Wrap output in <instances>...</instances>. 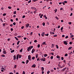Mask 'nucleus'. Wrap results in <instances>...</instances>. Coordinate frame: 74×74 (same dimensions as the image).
<instances>
[{
  "mask_svg": "<svg viewBox=\"0 0 74 74\" xmlns=\"http://www.w3.org/2000/svg\"><path fill=\"white\" fill-rule=\"evenodd\" d=\"M34 42H37V40H35L34 41Z\"/></svg>",
  "mask_w": 74,
  "mask_h": 74,
  "instance_id": "53",
  "label": "nucleus"
},
{
  "mask_svg": "<svg viewBox=\"0 0 74 74\" xmlns=\"http://www.w3.org/2000/svg\"><path fill=\"white\" fill-rule=\"evenodd\" d=\"M35 51V49H32V53H33Z\"/></svg>",
  "mask_w": 74,
  "mask_h": 74,
  "instance_id": "8",
  "label": "nucleus"
},
{
  "mask_svg": "<svg viewBox=\"0 0 74 74\" xmlns=\"http://www.w3.org/2000/svg\"><path fill=\"white\" fill-rule=\"evenodd\" d=\"M29 60H26V64H27L28 63H29Z\"/></svg>",
  "mask_w": 74,
  "mask_h": 74,
  "instance_id": "13",
  "label": "nucleus"
},
{
  "mask_svg": "<svg viewBox=\"0 0 74 74\" xmlns=\"http://www.w3.org/2000/svg\"><path fill=\"white\" fill-rule=\"evenodd\" d=\"M30 25V24H29V23H27L26 25H25V27H26L27 28Z\"/></svg>",
  "mask_w": 74,
  "mask_h": 74,
  "instance_id": "4",
  "label": "nucleus"
},
{
  "mask_svg": "<svg viewBox=\"0 0 74 74\" xmlns=\"http://www.w3.org/2000/svg\"><path fill=\"white\" fill-rule=\"evenodd\" d=\"M42 61H43V62L45 61V58H42Z\"/></svg>",
  "mask_w": 74,
  "mask_h": 74,
  "instance_id": "12",
  "label": "nucleus"
},
{
  "mask_svg": "<svg viewBox=\"0 0 74 74\" xmlns=\"http://www.w3.org/2000/svg\"><path fill=\"white\" fill-rule=\"evenodd\" d=\"M69 25H71V22H69Z\"/></svg>",
  "mask_w": 74,
  "mask_h": 74,
  "instance_id": "61",
  "label": "nucleus"
},
{
  "mask_svg": "<svg viewBox=\"0 0 74 74\" xmlns=\"http://www.w3.org/2000/svg\"><path fill=\"white\" fill-rule=\"evenodd\" d=\"M73 44V42H69V44H70V45H71Z\"/></svg>",
  "mask_w": 74,
  "mask_h": 74,
  "instance_id": "37",
  "label": "nucleus"
},
{
  "mask_svg": "<svg viewBox=\"0 0 74 74\" xmlns=\"http://www.w3.org/2000/svg\"><path fill=\"white\" fill-rule=\"evenodd\" d=\"M55 45L53 44H52V48H53V47H54V46Z\"/></svg>",
  "mask_w": 74,
  "mask_h": 74,
  "instance_id": "31",
  "label": "nucleus"
},
{
  "mask_svg": "<svg viewBox=\"0 0 74 74\" xmlns=\"http://www.w3.org/2000/svg\"><path fill=\"white\" fill-rule=\"evenodd\" d=\"M13 60H15L16 59V56L14 55L13 56Z\"/></svg>",
  "mask_w": 74,
  "mask_h": 74,
  "instance_id": "10",
  "label": "nucleus"
},
{
  "mask_svg": "<svg viewBox=\"0 0 74 74\" xmlns=\"http://www.w3.org/2000/svg\"><path fill=\"white\" fill-rule=\"evenodd\" d=\"M57 35L56 34L55 35H54L53 36L54 37H57Z\"/></svg>",
  "mask_w": 74,
  "mask_h": 74,
  "instance_id": "64",
  "label": "nucleus"
},
{
  "mask_svg": "<svg viewBox=\"0 0 74 74\" xmlns=\"http://www.w3.org/2000/svg\"><path fill=\"white\" fill-rule=\"evenodd\" d=\"M64 44H65V45H67V44H68V43H67V42H66V41H64Z\"/></svg>",
  "mask_w": 74,
  "mask_h": 74,
  "instance_id": "6",
  "label": "nucleus"
},
{
  "mask_svg": "<svg viewBox=\"0 0 74 74\" xmlns=\"http://www.w3.org/2000/svg\"><path fill=\"white\" fill-rule=\"evenodd\" d=\"M22 51H23V49L22 48L20 50V52H22Z\"/></svg>",
  "mask_w": 74,
  "mask_h": 74,
  "instance_id": "24",
  "label": "nucleus"
},
{
  "mask_svg": "<svg viewBox=\"0 0 74 74\" xmlns=\"http://www.w3.org/2000/svg\"><path fill=\"white\" fill-rule=\"evenodd\" d=\"M23 74H25V71H23L22 73Z\"/></svg>",
  "mask_w": 74,
  "mask_h": 74,
  "instance_id": "52",
  "label": "nucleus"
},
{
  "mask_svg": "<svg viewBox=\"0 0 74 74\" xmlns=\"http://www.w3.org/2000/svg\"><path fill=\"white\" fill-rule=\"evenodd\" d=\"M16 14V11L14 12L13 14Z\"/></svg>",
  "mask_w": 74,
  "mask_h": 74,
  "instance_id": "33",
  "label": "nucleus"
},
{
  "mask_svg": "<svg viewBox=\"0 0 74 74\" xmlns=\"http://www.w3.org/2000/svg\"><path fill=\"white\" fill-rule=\"evenodd\" d=\"M28 59L29 60V61H31L32 60V59L31 58V56L29 55L28 56Z\"/></svg>",
  "mask_w": 74,
  "mask_h": 74,
  "instance_id": "3",
  "label": "nucleus"
},
{
  "mask_svg": "<svg viewBox=\"0 0 74 74\" xmlns=\"http://www.w3.org/2000/svg\"><path fill=\"white\" fill-rule=\"evenodd\" d=\"M13 24L14 26H15V25H16V23H15V22L13 23Z\"/></svg>",
  "mask_w": 74,
  "mask_h": 74,
  "instance_id": "28",
  "label": "nucleus"
},
{
  "mask_svg": "<svg viewBox=\"0 0 74 74\" xmlns=\"http://www.w3.org/2000/svg\"><path fill=\"white\" fill-rule=\"evenodd\" d=\"M71 48H72V47H69L68 49V50H70Z\"/></svg>",
  "mask_w": 74,
  "mask_h": 74,
  "instance_id": "20",
  "label": "nucleus"
},
{
  "mask_svg": "<svg viewBox=\"0 0 74 74\" xmlns=\"http://www.w3.org/2000/svg\"><path fill=\"white\" fill-rule=\"evenodd\" d=\"M14 68H16V65H15L14 66Z\"/></svg>",
  "mask_w": 74,
  "mask_h": 74,
  "instance_id": "63",
  "label": "nucleus"
},
{
  "mask_svg": "<svg viewBox=\"0 0 74 74\" xmlns=\"http://www.w3.org/2000/svg\"><path fill=\"white\" fill-rule=\"evenodd\" d=\"M34 8H35V7H32L31 8L32 10H34Z\"/></svg>",
  "mask_w": 74,
  "mask_h": 74,
  "instance_id": "54",
  "label": "nucleus"
},
{
  "mask_svg": "<svg viewBox=\"0 0 74 74\" xmlns=\"http://www.w3.org/2000/svg\"><path fill=\"white\" fill-rule=\"evenodd\" d=\"M3 16H5L6 15V14L5 13H4L3 14Z\"/></svg>",
  "mask_w": 74,
  "mask_h": 74,
  "instance_id": "48",
  "label": "nucleus"
},
{
  "mask_svg": "<svg viewBox=\"0 0 74 74\" xmlns=\"http://www.w3.org/2000/svg\"><path fill=\"white\" fill-rule=\"evenodd\" d=\"M3 67V66H2V68H1V69H3V70H5V68H4Z\"/></svg>",
  "mask_w": 74,
  "mask_h": 74,
  "instance_id": "38",
  "label": "nucleus"
},
{
  "mask_svg": "<svg viewBox=\"0 0 74 74\" xmlns=\"http://www.w3.org/2000/svg\"><path fill=\"white\" fill-rule=\"evenodd\" d=\"M53 56H51L50 57V59H53Z\"/></svg>",
  "mask_w": 74,
  "mask_h": 74,
  "instance_id": "32",
  "label": "nucleus"
},
{
  "mask_svg": "<svg viewBox=\"0 0 74 74\" xmlns=\"http://www.w3.org/2000/svg\"><path fill=\"white\" fill-rule=\"evenodd\" d=\"M14 38H15V39L16 40H18V39L16 37H15Z\"/></svg>",
  "mask_w": 74,
  "mask_h": 74,
  "instance_id": "35",
  "label": "nucleus"
},
{
  "mask_svg": "<svg viewBox=\"0 0 74 74\" xmlns=\"http://www.w3.org/2000/svg\"><path fill=\"white\" fill-rule=\"evenodd\" d=\"M61 60H64V58L63 57H61Z\"/></svg>",
  "mask_w": 74,
  "mask_h": 74,
  "instance_id": "43",
  "label": "nucleus"
},
{
  "mask_svg": "<svg viewBox=\"0 0 74 74\" xmlns=\"http://www.w3.org/2000/svg\"><path fill=\"white\" fill-rule=\"evenodd\" d=\"M21 57H22V55H19L18 54L17 55H16V59H17V60H18V58H21Z\"/></svg>",
  "mask_w": 74,
  "mask_h": 74,
  "instance_id": "1",
  "label": "nucleus"
},
{
  "mask_svg": "<svg viewBox=\"0 0 74 74\" xmlns=\"http://www.w3.org/2000/svg\"><path fill=\"white\" fill-rule=\"evenodd\" d=\"M32 34H33V32H31L30 33V36H32Z\"/></svg>",
  "mask_w": 74,
  "mask_h": 74,
  "instance_id": "47",
  "label": "nucleus"
},
{
  "mask_svg": "<svg viewBox=\"0 0 74 74\" xmlns=\"http://www.w3.org/2000/svg\"><path fill=\"white\" fill-rule=\"evenodd\" d=\"M3 54H5L7 53V52L6 51H3Z\"/></svg>",
  "mask_w": 74,
  "mask_h": 74,
  "instance_id": "9",
  "label": "nucleus"
},
{
  "mask_svg": "<svg viewBox=\"0 0 74 74\" xmlns=\"http://www.w3.org/2000/svg\"><path fill=\"white\" fill-rule=\"evenodd\" d=\"M45 18V19H48V17H47V16H46V15H45L43 16Z\"/></svg>",
  "mask_w": 74,
  "mask_h": 74,
  "instance_id": "14",
  "label": "nucleus"
},
{
  "mask_svg": "<svg viewBox=\"0 0 74 74\" xmlns=\"http://www.w3.org/2000/svg\"><path fill=\"white\" fill-rule=\"evenodd\" d=\"M72 15H73V13H71V14H70V16H72Z\"/></svg>",
  "mask_w": 74,
  "mask_h": 74,
  "instance_id": "60",
  "label": "nucleus"
},
{
  "mask_svg": "<svg viewBox=\"0 0 74 74\" xmlns=\"http://www.w3.org/2000/svg\"><path fill=\"white\" fill-rule=\"evenodd\" d=\"M1 21V22H3V21L2 20V19H1V18H0V19Z\"/></svg>",
  "mask_w": 74,
  "mask_h": 74,
  "instance_id": "57",
  "label": "nucleus"
},
{
  "mask_svg": "<svg viewBox=\"0 0 74 74\" xmlns=\"http://www.w3.org/2000/svg\"><path fill=\"white\" fill-rule=\"evenodd\" d=\"M23 28H24V26H22L21 27V29H23Z\"/></svg>",
  "mask_w": 74,
  "mask_h": 74,
  "instance_id": "56",
  "label": "nucleus"
},
{
  "mask_svg": "<svg viewBox=\"0 0 74 74\" xmlns=\"http://www.w3.org/2000/svg\"><path fill=\"white\" fill-rule=\"evenodd\" d=\"M57 11H58V9H56L55 10V13H56V12H57Z\"/></svg>",
  "mask_w": 74,
  "mask_h": 74,
  "instance_id": "34",
  "label": "nucleus"
},
{
  "mask_svg": "<svg viewBox=\"0 0 74 74\" xmlns=\"http://www.w3.org/2000/svg\"><path fill=\"white\" fill-rule=\"evenodd\" d=\"M42 74H44V71H42Z\"/></svg>",
  "mask_w": 74,
  "mask_h": 74,
  "instance_id": "62",
  "label": "nucleus"
},
{
  "mask_svg": "<svg viewBox=\"0 0 74 74\" xmlns=\"http://www.w3.org/2000/svg\"><path fill=\"white\" fill-rule=\"evenodd\" d=\"M48 35H49V34H45V35L46 36H48Z\"/></svg>",
  "mask_w": 74,
  "mask_h": 74,
  "instance_id": "46",
  "label": "nucleus"
},
{
  "mask_svg": "<svg viewBox=\"0 0 74 74\" xmlns=\"http://www.w3.org/2000/svg\"><path fill=\"white\" fill-rule=\"evenodd\" d=\"M39 60H40V58H38L37 59V61H38Z\"/></svg>",
  "mask_w": 74,
  "mask_h": 74,
  "instance_id": "50",
  "label": "nucleus"
},
{
  "mask_svg": "<svg viewBox=\"0 0 74 74\" xmlns=\"http://www.w3.org/2000/svg\"><path fill=\"white\" fill-rule=\"evenodd\" d=\"M50 34L51 35L55 34V33L54 32H50Z\"/></svg>",
  "mask_w": 74,
  "mask_h": 74,
  "instance_id": "7",
  "label": "nucleus"
},
{
  "mask_svg": "<svg viewBox=\"0 0 74 74\" xmlns=\"http://www.w3.org/2000/svg\"><path fill=\"white\" fill-rule=\"evenodd\" d=\"M63 29V27H62L61 28V30L62 31V30Z\"/></svg>",
  "mask_w": 74,
  "mask_h": 74,
  "instance_id": "59",
  "label": "nucleus"
},
{
  "mask_svg": "<svg viewBox=\"0 0 74 74\" xmlns=\"http://www.w3.org/2000/svg\"><path fill=\"white\" fill-rule=\"evenodd\" d=\"M69 38V36H66L65 37V38Z\"/></svg>",
  "mask_w": 74,
  "mask_h": 74,
  "instance_id": "51",
  "label": "nucleus"
},
{
  "mask_svg": "<svg viewBox=\"0 0 74 74\" xmlns=\"http://www.w3.org/2000/svg\"><path fill=\"white\" fill-rule=\"evenodd\" d=\"M38 54H36V58H38Z\"/></svg>",
  "mask_w": 74,
  "mask_h": 74,
  "instance_id": "42",
  "label": "nucleus"
},
{
  "mask_svg": "<svg viewBox=\"0 0 74 74\" xmlns=\"http://www.w3.org/2000/svg\"><path fill=\"white\" fill-rule=\"evenodd\" d=\"M46 44L45 43V42H43V43H42V45H45Z\"/></svg>",
  "mask_w": 74,
  "mask_h": 74,
  "instance_id": "17",
  "label": "nucleus"
},
{
  "mask_svg": "<svg viewBox=\"0 0 74 74\" xmlns=\"http://www.w3.org/2000/svg\"><path fill=\"white\" fill-rule=\"evenodd\" d=\"M5 23H4L3 24V26L4 27V26H5Z\"/></svg>",
  "mask_w": 74,
  "mask_h": 74,
  "instance_id": "45",
  "label": "nucleus"
},
{
  "mask_svg": "<svg viewBox=\"0 0 74 74\" xmlns=\"http://www.w3.org/2000/svg\"><path fill=\"white\" fill-rule=\"evenodd\" d=\"M43 16V14H41L40 17V18H42V16Z\"/></svg>",
  "mask_w": 74,
  "mask_h": 74,
  "instance_id": "25",
  "label": "nucleus"
},
{
  "mask_svg": "<svg viewBox=\"0 0 74 74\" xmlns=\"http://www.w3.org/2000/svg\"><path fill=\"white\" fill-rule=\"evenodd\" d=\"M1 56L2 57H5V55L3 54L2 55H1Z\"/></svg>",
  "mask_w": 74,
  "mask_h": 74,
  "instance_id": "30",
  "label": "nucleus"
},
{
  "mask_svg": "<svg viewBox=\"0 0 74 74\" xmlns=\"http://www.w3.org/2000/svg\"><path fill=\"white\" fill-rule=\"evenodd\" d=\"M66 69V67L65 68H63L62 70V71H64Z\"/></svg>",
  "mask_w": 74,
  "mask_h": 74,
  "instance_id": "16",
  "label": "nucleus"
},
{
  "mask_svg": "<svg viewBox=\"0 0 74 74\" xmlns=\"http://www.w3.org/2000/svg\"><path fill=\"white\" fill-rule=\"evenodd\" d=\"M50 73V71H48L47 72V74H49V73Z\"/></svg>",
  "mask_w": 74,
  "mask_h": 74,
  "instance_id": "55",
  "label": "nucleus"
},
{
  "mask_svg": "<svg viewBox=\"0 0 74 74\" xmlns=\"http://www.w3.org/2000/svg\"><path fill=\"white\" fill-rule=\"evenodd\" d=\"M56 47L57 49H58V48H59V47H58V45H56Z\"/></svg>",
  "mask_w": 74,
  "mask_h": 74,
  "instance_id": "39",
  "label": "nucleus"
},
{
  "mask_svg": "<svg viewBox=\"0 0 74 74\" xmlns=\"http://www.w3.org/2000/svg\"><path fill=\"white\" fill-rule=\"evenodd\" d=\"M8 8H9V9H11V8H12V7L10 6H9L8 7Z\"/></svg>",
  "mask_w": 74,
  "mask_h": 74,
  "instance_id": "41",
  "label": "nucleus"
},
{
  "mask_svg": "<svg viewBox=\"0 0 74 74\" xmlns=\"http://www.w3.org/2000/svg\"><path fill=\"white\" fill-rule=\"evenodd\" d=\"M38 1V0H33V1L34 2H35V1Z\"/></svg>",
  "mask_w": 74,
  "mask_h": 74,
  "instance_id": "49",
  "label": "nucleus"
},
{
  "mask_svg": "<svg viewBox=\"0 0 74 74\" xmlns=\"http://www.w3.org/2000/svg\"><path fill=\"white\" fill-rule=\"evenodd\" d=\"M65 66V65H62V66H60V68L62 69V68H63Z\"/></svg>",
  "mask_w": 74,
  "mask_h": 74,
  "instance_id": "15",
  "label": "nucleus"
},
{
  "mask_svg": "<svg viewBox=\"0 0 74 74\" xmlns=\"http://www.w3.org/2000/svg\"><path fill=\"white\" fill-rule=\"evenodd\" d=\"M36 64H34L32 66V67H34V68H35V67H36Z\"/></svg>",
  "mask_w": 74,
  "mask_h": 74,
  "instance_id": "11",
  "label": "nucleus"
},
{
  "mask_svg": "<svg viewBox=\"0 0 74 74\" xmlns=\"http://www.w3.org/2000/svg\"><path fill=\"white\" fill-rule=\"evenodd\" d=\"M33 48V46H30L27 48V50L28 51H30V49H32V48Z\"/></svg>",
  "mask_w": 74,
  "mask_h": 74,
  "instance_id": "2",
  "label": "nucleus"
},
{
  "mask_svg": "<svg viewBox=\"0 0 74 74\" xmlns=\"http://www.w3.org/2000/svg\"><path fill=\"white\" fill-rule=\"evenodd\" d=\"M47 56H48V55H47V54H45L44 55V57H46Z\"/></svg>",
  "mask_w": 74,
  "mask_h": 74,
  "instance_id": "21",
  "label": "nucleus"
},
{
  "mask_svg": "<svg viewBox=\"0 0 74 74\" xmlns=\"http://www.w3.org/2000/svg\"><path fill=\"white\" fill-rule=\"evenodd\" d=\"M55 18L56 19H57L58 20H59V18H58V17L57 16H56Z\"/></svg>",
  "mask_w": 74,
  "mask_h": 74,
  "instance_id": "40",
  "label": "nucleus"
},
{
  "mask_svg": "<svg viewBox=\"0 0 74 74\" xmlns=\"http://www.w3.org/2000/svg\"><path fill=\"white\" fill-rule=\"evenodd\" d=\"M45 23H44V22L43 23H42L43 26H45Z\"/></svg>",
  "mask_w": 74,
  "mask_h": 74,
  "instance_id": "29",
  "label": "nucleus"
},
{
  "mask_svg": "<svg viewBox=\"0 0 74 74\" xmlns=\"http://www.w3.org/2000/svg\"><path fill=\"white\" fill-rule=\"evenodd\" d=\"M64 3H67V1H64Z\"/></svg>",
  "mask_w": 74,
  "mask_h": 74,
  "instance_id": "58",
  "label": "nucleus"
},
{
  "mask_svg": "<svg viewBox=\"0 0 74 74\" xmlns=\"http://www.w3.org/2000/svg\"><path fill=\"white\" fill-rule=\"evenodd\" d=\"M56 58H57V59H59V58H60V57L58 55H57L56 56Z\"/></svg>",
  "mask_w": 74,
  "mask_h": 74,
  "instance_id": "19",
  "label": "nucleus"
},
{
  "mask_svg": "<svg viewBox=\"0 0 74 74\" xmlns=\"http://www.w3.org/2000/svg\"><path fill=\"white\" fill-rule=\"evenodd\" d=\"M70 35L71 38H72V37H74V35H73L72 33H71L70 34Z\"/></svg>",
  "mask_w": 74,
  "mask_h": 74,
  "instance_id": "5",
  "label": "nucleus"
},
{
  "mask_svg": "<svg viewBox=\"0 0 74 74\" xmlns=\"http://www.w3.org/2000/svg\"><path fill=\"white\" fill-rule=\"evenodd\" d=\"M15 50H13L11 51L10 52L11 53H13V52H14Z\"/></svg>",
  "mask_w": 74,
  "mask_h": 74,
  "instance_id": "18",
  "label": "nucleus"
},
{
  "mask_svg": "<svg viewBox=\"0 0 74 74\" xmlns=\"http://www.w3.org/2000/svg\"><path fill=\"white\" fill-rule=\"evenodd\" d=\"M19 42H20V41H18L17 43V45H19Z\"/></svg>",
  "mask_w": 74,
  "mask_h": 74,
  "instance_id": "27",
  "label": "nucleus"
},
{
  "mask_svg": "<svg viewBox=\"0 0 74 74\" xmlns=\"http://www.w3.org/2000/svg\"><path fill=\"white\" fill-rule=\"evenodd\" d=\"M68 56L67 53H66L65 54L64 56Z\"/></svg>",
  "mask_w": 74,
  "mask_h": 74,
  "instance_id": "36",
  "label": "nucleus"
},
{
  "mask_svg": "<svg viewBox=\"0 0 74 74\" xmlns=\"http://www.w3.org/2000/svg\"><path fill=\"white\" fill-rule=\"evenodd\" d=\"M32 60H34L35 59V57H33L32 58Z\"/></svg>",
  "mask_w": 74,
  "mask_h": 74,
  "instance_id": "23",
  "label": "nucleus"
},
{
  "mask_svg": "<svg viewBox=\"0 0 74 74\" xmlns=\"http://www.w3.org/2000/svg\"><path fill=\"white\" fill-rule=\"evenodd\" d=\"M31 1H31V0H30V1H28V3H31Z\"/></svg>",
  "mask_w": 74,
  "mask_h": 74,
  "instance_id": "44",
  "label": "nucleus"
},
{
  "mask_svg": "<svg viewBox=\"0 0 74 74\" xmlns=\"http://www.w3.org/2000/svg\"><path fill=\"white\" fill-rule=\"evenodd\" d=\"M41 69V70H42V71H44V67H42Z\"/></svg>",
  "mask_w": 74,
  "mask_h": 74,
  "instance_id": "22",
  "label": "nucleus"
},
{
  "mask_svg": "<svg viewBox=\"0 0 74 74\" xmlns=\"http://www.w3.org/2000/svg\"><path fill=\"white\" fill-rule=\"evenodd\" d=\"M40 44H38L37 46L38 48H40Z\"/></svg>",
  "mask_w": 74,
  "mask_h": 74,
  "instance_id": "26",
  "label": "nucleus"
}]
</instances>
